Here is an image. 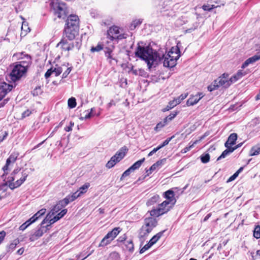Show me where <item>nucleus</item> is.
<instances>
[{
	"label": "nucleus",
	"mask_w": 260,
	"mask_h": 260,
	"mask_svg": "<svg viewBox=\"0 0 260 260\" xmlns=\"http://www.w3.org/2000/svg\"><path fill=\"white\" fill-rule=\"evenodd\" d=\"M245 72H243L242 70H239L238 72L232 76L230 79L232 83L236 82L237 81L241 79L243 76L246 75Z\"/></svg>",
	"instance_id": "22"
},
{
	"label": "nucleus",
	"mask_w": 260,
	"mask_h": 260,
	"mask_svg": "<svg viewBox=\"0 0 260 260\" xmlns=\"http://www.w3.org/2000/svg\"><path fill=\"white\" fill-rule=\"evenodd\" d=\"M53 215H52L51 213H48L45 218L41 222V225H44L45 223H48L46 226H45L47 230L49 229V227L51 225V224L55 223L53 218H52Z\"/></svg>",
	"instance_id": "17"
},
{
	"label": "nucleus",
	"mask_w": 260,
	"mask_h": 260,
	"mask_svg": "<svg viewBox=\"0 0 260 260\" xmlns=\"http://www.w3.org/2000/svg\"><path fill=\"white\" fill-rule=\"evenodd\" d=\"M70 42H73V41H70L68 37H67L64 34V32L63 31V38L61 40V41L57 44V46H62V45H64L66 47V45L67 44L70 43Z\"/></svg>",
	"instance_id": "29"
},
{
	"label": "nucleus",
	"mask_w": 260,
	"mask_h": 260,
	"mask_svg": "<svg viewBox=\"0 0 260 260\" xmlns=\"http://www.w3.org/2000/svg\"><path fill=\"white\" fill-rule=\"evenodd\" d=\"M174 136H172L171 138H169L167 139L164 142L159 146L157 147V148L158 149V150L160 149L161 148L164 147V146H166L169 144V143L170 142V141L172 140L173 138H174Z\"/></svg>",
	"instance_id": "43"
},
{
	"label": "nucleus",
	"mask_w": 260,
	"mask_h": 260,
	"mask_svg": "<svg viewBox=\"0 0 260 260\" xmlns=\"http://www.w3.org/2000/svg\"><path fill=\"white\" fill-rule=\"evenodd\" d=\"M142 23V21L140 20H136L134 21L132 24V27L136 28L138 25H140Z\"/></svg>",
	"instance_id": "53"
},
{
	"label": "nucleus",
	"mask_w": 260,
	"mask_h": 260,
	"mask_svg": "<svg viewBox=\"0 0 260 260\" xmlns=\"http://www.w3.org/2000/svg\"><path fill=\"white\" fill-rule=\"evenodd\" d=\"M166 161V158H163L162 159L159 160L154 163L153 165H152L149 169L147 170V172L149 171L150 173H152L153 171L156 169H159L161 167L162 165H164Z\"/></svg>",
	"instance_id": "18"
},
{
	"label": "nucleus",
	"mask_w": 260,
	"mask_h": 260,
	"mask_svg": "<svg viewBox=\"0 0 260 260\" xmlns=\"http://www.w3.org/2000/svg\"><path fill=\"white\" fill-rule=\"evenodd\" d=\"M42 227L37 230L33 235H31L29 237V240L30 241H34L38 239L40 237L43 236L44 233H46L47 231V229L45 226L41 225Z\"/></svg>",
	"instance_id": "16"
},
{
	"label": "nucleus",
	"mask_w": 260,
	"mask_h": 260,
	"mask_svg": "<svg viewBox=\"0 0 260 260\" xmlns=\"http://www.w3.org/2000/svg\"><path fill=\"white\" fill-rule=\"evenodd\" d=\"M31 113V112L30 110L27 109L22 113V117L23 118H25L26 117L29 116Z\"/></svg>",
	"instance_id": "57"
},
{
	"label": "nucleus",
	"mask_w": 260,
	"mask_h": 260,
	"mask_svg": "<svg viewBox=\"0 0 260 260\" xmlns=\"http://www.w3.org/2000/svg\"><path fill=\"white\" fill-rule=\"evenodd\" d=\"M174 206L165 201L158 205L157 208H154L149 211L152 217H158L168 212Z\"/></svg>",
	"instance_id": "10"
},
{
	"label": "nucleus",
	"mask_w": 260,
	"mask_h": 260,
	"mask_svg": "<svg viewBox=\"0 0 260 260\" xmlns=\"http://www.w3.org/2000/svg\"><path fill=\"white\" fill-rule=\"evenodd\" d=\"M74 200L70 196V194L67 196L64 199L62 200V203H63L64 205L67 206L69 203L74 201Z\"/></svg>",
	"instance_id": "42"
},
{
	"label": "nucleus",
	"mask_w": 260,
	"mask_h": 260,
	"mask_svg": "<svg viewBox=\"0 0 260 260\" xmlns=\"http://www.w3.org/2000/svg\"><path fill=\"white\" fill-rule=\"evenodd\" d=\"M6 236V232L4 231L0 232V244L4 240Z\"/></svg>",
	"instance_id": "59"
},
{
	"label": "nucleus",
	"mask_w": 260,
	"mask_h": 260,
	"mask_svg": "<svg viewBox=\"0 0 260 260\" xmlns=\"http://www.w3.org/2000/svg\"><path fill=\"white\" fill-rule=\"evenodd\" d=\"M20 243L19 240L17 238L14 239L9 245L7 247V252H12L16 248V246Z\"/></svg>",
	"instance_id": "24"
},
{
	"label": "nucleus",
	"mask_w": 260,
	"mask_h": 260,
	"mask_svg": "<svg viewBox=\"0 0 260 260\" xmlns=\"http://www.w3.org/2000/svg\"><path fill=\"white\" fill-rule=\"evenodd\" d=\"M37 220V217H35L34 216H32L29 218L27 222L30 225L31 223L35 222Z\"/></svg>",
	"instance_id": "61"
},
{
	"label": "nucleus",
	"mask_w": 260,
	"mask_h": 260,
	"mask_svg": "<svg viewBox=\"0 0 260 260\" xmlns=\"http://www.w3.org/2000/svg\"><path fill=\"white\" fill-rule=\"evenodd\" d=\"M62 49L65 51H70L72 50L75 47L74 42H70L66 45H62L61 46Z\"/></svg>",
	"instance_id": "35"
},
{
	"label": "nucleus",
	"mask_w": 260,
	"mask_h": 260,
	"mask_svg": "<svg viewBox=\"0 0 260 260\" xmlns=\"http://www.w3.org/2000/svg\"><path fill=\"white\" fill-rule=\"evenodd\" d=\"M145 159V158H143L142 159L135 162L131 167H130L131 169H132L133 171L138 169L141 166L143 162H144Z\"/></svg>",
	"instance_id": "28"
},
{
	"label": "nucleus",
	"mask_w": 260,
	"mask_h": 260,
	"mask_svg": "<svg viewBox=\"0 0 260 260\" xmlns=\"http://www.w3.org/2000/svg\"><path fill=\"white\" fill-rule=\"evenodd\" d=\"M61 202L62 200L59 201L58 203L53 207V208L49 213H51L52 215H54L58 211H59L62 208L66 207V206L64 205L63 203H62Z\"/></svg>",
	"instance_id": "23"
},
{
	"label": "nucleus",
	"mask_w": 260,
	"mask_h": 260,
	"mask_svg": "<svg viewBox=\"0 0 260 260\" xmlns=\"http://www.w3.org/2000/svg\"><path fill=\"white\" fill-rule=\"evenodd\" d=\"M158 150V149L156 147V148H154L151 151H150L148 154V157H150L151 156H152L154 153H155V152H156Z\"/></svg>",
	"instance_id": "63"
},
{
	"label": "nucleus",
	"mask_w": 260,
	"mask_h": 260,
	"mask_svg": "<svg viewBox=\"0 0 260 260\" xmlns=\"http://www.w3.org/2000/svg\"><path fill=\"white\" fill-rule=\"evenodd\" d=\"M30 224L28 222H25L24 223H23L22 225H21L19 227V230L21 231H24L25 230Z\"/></svg>",
	"instance_id": "49"
},
{
	"label": "nucleus",
	"mask_w": 260,
	"mask_h": 260,
	"mask_svg": "<svg viewBox=\"0 0 260 260\" xmlns=\"http://www.w3.org/2000/svg\"><path fill=\"white\" fill-rule=\"evenodd\" d=\"M74 45L75 47H76L77 49H79L81 45L80 40L76 39L75 42L74 43Z\"/></svg>",
	"instance_id": "58"
},
{
	"label": "nucleus",
	"mask_w": 260,
	"mask_h": 260,
	"mask_svg": "<svg viewBox=\"0 0 260 260\" xmlns=\"http://www.w3.org/2000/svg\"><path fill=\"white\" fill-rule=\"evenodd\" d=\"M166 124H167V123H164V121L163 122H159L158 124H157V125L155 127V129L156 130L159 129L161 128L162 127H163L164 126H165Z\"/></svg>",
	"instance_id": "56"
},
{
	"label": "nucleus",
	"mask_w": 260,
	"mask_h": 260,
	"mask_svg": "<svg viewBox=\"0 0 260 260\" xmlns=\"http://www.w3.org/2000/svg\"><path fill=\"white\" fill-rule=\"evenodd\" d=\"M232 84L231 80L229 78V75L224 73L208 86V89L210 91H212L221 86L227 88Z\"/></svg>",
	"instance_id": "7"
},
{
	"label": "nucleus",
	"mask_w": 260,
	"mask_h": 260,
	"mask_svg": "<svg viewBox=\"0 0 260 260\" xmlns=\"http://www.w3.org/2000/svg\"><path fill=\"white\" fill-rule=\"evenodd\" d=\"M72 70V69L71 67L70 68H68L67 70L63 73L62 74V78H66L68 75L70 74V73L71 72Z\"/></svg>",
	"instance_id": "55"
},
{
	"label": "nucleus",
	"mask_w": 260,
	"mask_h": 260,
	"mask_svg": "<svg viewBox=\"0 0 260 260\" xmlns=\"http://www.w3.org/2000/svg\"><path fill=\"white\" fill-rule=\"evenodd\" d=\"M260 59V55H255L248 59H247L242 64L241 68L244 69L249 64H252L255 61Z\"/></svg>",
	"instance_id": "19"
},
{
	"label": "nucleus",
	"mask_w": 260,
	"mask_h": 260,
	"mask_svg": "<svg viewBox=\"0 0 260 260\" xmlns=\"http://www.w3.org/2000/svg\"><path fill=\"white\" fill-rule=\"evenodd\" d=\"M46 212L45 209H42L38 211L34 216L35 217H37V219L41 216L43 215Z\"/></svg>",
	"instance_id": "45"
},
{
	"label": "nucleus",
	"mask_w": 260,
	"mask_h": 260,
	"mask_svg": "<svg viewBox=\"0 0 260 260\" xmlns=\"http://www.w3.org/2000/svg\"><path fill=\"white\" fill-rule=\"evenodd\" d=\"M121 229L120 228H115L111 231L108 233V234L102 240L99 244L100 247L105 246L110 244L112 241L120 233Z\"/></svg>",
	"instance_id": "11"
},
{
	"label": "nucleus",
	"mask_w": 260,
	"mask_h": 260,
	"mask_svg": "<svg viewBox=\"0 0 260 260\" xmlns=\"http://www.w3.org/2000/svg\"><path fill=\"white\" fill-rule=\"evenodd\" d=\"M174 196V192L172 190L169 189L166 191L164 193V197L166 199V200L165 201L174 206L176 202Z\"/></svg>",
	"instance_id": "15"
},
{
	"label": "nucleus",
	"mask_w": 260,
	"mask_h": 260,
	"mask_svg": "<svg viewBox=\"0 0 260 260\" xmlns=\"http://www.w3.org/2000/svg\"><path fill=\"white\" fill-rule=\"evenodd\" d=\"M226 148V149L222 152V154L217 158V160L225 158L228 155L234 151V149L231 148V147L228 146Z\"/></svg>",
	"instance_id": "25"
},
{
	"label": "nucleus",
	"mask_w": 260,
	"mask_h": 260,
	"mask_svg": "<svg viewBox=\"0 0 260 260\" xmlns=\"http://www.w3.org/2000/svg\"><path fill=\"white\" fill-rule=\"evenodd\" d=\"M53 73V71H52V68L48 70V71L46 72L45 74V77L46 79L48 78Z\"/></svg>",
	"instance_id": "54"
},
{
	"label": "nucleus",
	"mask_w": 260,
	"mask_h": 260,
	"mask_svg": "<svg viewBox=\"0 0 260 260\" xmlns=\"http://www.w3.org/2000/svg\"><path fill=\"white\" fill-rule=\"evenodd\" d=\"M203 97V95L199 98H198V95H192L187 100L186 105L187 106H193L196 104Z\"/></svg>",
	"instance_id": "21"
},
{
	"label": "nucleus",
	"mask_w": 260,
	"mask_h": 260,
	"mask_svg": "<svg viewBox=\"0 0 260 260\" xmlns=\"http://www.w3.org/2000/svg\"><path fill=\"white\" fill-rule=\"evenodd\" d=\"M76 106V101L75 98H71L68 100V106L70 108H74Z\"/></svg>",
	"instance_id": "41"
},
{
	"label": "nucleus",
	"mask_w": 260,
	"mask_h": 260,
	"mask_svg": "<svg viewBox=\"0 0 260 260\" xmlns=\"http://www.w3.org/2000/svg\"><path fill=\"white\" fill-rule=\"evenodd\" d=\"M20 171V169H15L6 180L5 178V182L0 185V191H5L8 186L10 189H14L20 186L25 181L28 176L27 173L24 171L19 173Z\"/></svg>",
	"instance_id": "2"
},
{
	"label": "nucleus",
	"mask_w": 260,
	"mask_h": 260,
	"mask_svg": "<svg viewBox=\"0 0 260 260\" xmlns=\"http://www.w3.org/2000/svg\"><path fill=\"white\" fill-rule=\"evenodd\" d=\"M113 41L114 40L111 39V38L107 36L101 41L102 46H103V49L104 50L105 56L107 59H114L112 54L113 51L115 48Z\"/></svg>",
	"instance_id": "8"
},
{
	"label": "nucleus",
	"mask_w": 260,
	"mask_h": 260,
	"mask_svg": "<svg viewBox=\"0 0 260 260\" xmlns=\"http://www.w3.org/2000/svg\"><path fill=\"white\" fill-rule=\"evenodd\" d=\"M126 249L129 251H133L134 250V244L132 240L125 241L124 242Z\"/></svg>",
	"instance_id": "34"
},
{
	"label": "nucleus",
	"mask_w": 260,
	"mask_h": 260,
	"mask_svg": "<svg viewBox=\"0 0 260 260\" xmlns=\"http://www.w3.org/2000/svg\"><path fill=\"white\" fill-rule=\"evenodd\" d=\"M22 32L21 35L25 36L27 32L30 31V28L28 26L27 23L26 22H23L21 26Z\"/></svg>",
	"instance_id": "31"
},
{
	"label": "nucleus",
	"mask_w": 260,
	"mask_h": 260,
	"mask_svg": "<svg viewBox=\"0 0 260 260\" xmlns=\"http://www.w3.org/2000/svg\"><path fill=\"white\" fill-rule=\"evenodd\" d=\"M127 150L125 146L122 147L114 155L111 157L110 159L106 164V167L108 169H111L117 163L119 162L124 158Z\"/></svg>",
	"instance_id": "9"
},
{
	"label": "nucleus",
	"mask_w": 260,
	"mask_h": 260,
	"mask_svg": "<svg viewBox=\"0 0 260 260\" xmlns=\"http://www.w3.org/2000/svg\"><path fill=\"white\" fill-rule=\"evenodd\" d=\"M253 237L257 239L260 238V225L255 226L253 231Z\"/></svg>",
	"instance_id": "36"
},
{
	"label": "nucleus",
	"mask_w": 260,
	"mask_h": 260,
	"mask_svg": "<svg viewBox=\"0 0 260 260\" xmlns=\"http://www.w3.org/2000/svg\"><path fill=\"white\" fill-rule=\"evenodd\" d=\"M237 134L236 133H232L231 134L228 139L226 142L224 144V146L225 147H228V146L232 147V146L234 145L237 139Z\"/></svg>",
	"instance_id": "20"
},
{
	"label": "nucleus",
	"mask_w": 260,
	"mask_h": 260,
	"mask_svg": "<svg viewBox=\"0 0 260 260\" xmlns=\"http://www.w3.org/2000/svg\"><path fill=\"white\" fill-rule=\"evenodd\" d=\"M238 175L236 173H235L232 176H231L229 178V179L228 180V182H231V181L235 180L238 177Z\"/></svg>",
	"instance_id": "62"
},
{
	"label": "nucleus",
	"mask_w": 260,
	"mask_h": 260,
	"mask_svg": "<svg viewBox=\"0 0 260 260\" xmlns=\"http://www.w3.org/2000/svg\"><path fill=\"white\" fill-rule=\"evenodd\" d=\"M260 154V146H254L250 150V155L254 156Z\"/></svg>",
	"instance_id": "30"
},
{
	"label": "nucleus",
	"mask_w": 260,
	"mask_h": 260,
	"mask_svg": "<svg viewBox=\"0 0 260 260\" xmlns=\"http://www.w3.org/2000/svg\"><path fill=\"white\" fill-rule=\"evenodd\" d=\"M168 105L170 106V108H173L176 105H178L176 99H175L174 100L170 101Z\"/></svg>",
	"instance_id": "51"
},
{
	"label": "nucleus",
	"mask_w": 260,
	"mask_h": 260,
	"mask_svg": "<svg viewBox=\"0 0 260 260\" xmlns=\"http://www.w3.org/2000/svg\"><path fill=\"white\" fill-rule=\"evenodd\" d=\"M132 171H133L132 169H131V167H129L128 169H127L126 171H125L123 173V174H122V176L121 177L120 179L122 180L123 178H124V177L128 176Z\"/></svg>",
	"instance_id": "47"
},
{
	"label": "nucleus",
	"mask_w": 260,
	"mask_h": 260,
	"mask_svg": "<svg viewBox=\"0 0 260 260\" xmlns=\"http://www.w3.org/2000/svg\"><path fill=\"white\" fill-rule=\"evenodd\" d=\"M24 60L20 61V63L15 64L10 73L11 79L15 82L20 79L25 73L27 67L31 63V57L28 54L24 55Z\"/></svg>",
	"instance_id": "4"
},
{
	"label": "nucleus",
	"mask_w": 260,
	"mask_h": 260,
	"mask_svg": "<svg viewBox=\"0 0 260 260\" xmlns=\"http://www.w3.org/2000/svg\"><path fill=\"white\" fill-rule=\"evenodd\" d=\"M178 114V112H175L174 113H171L169 116L166 117L164 119V123H167L168 121H171L173 118H174L176 115Z\"/></svg>",
	"instance_id": "38"
},
{
	"label": "nucleus",
	"mask_w": 260,
	"mask_h": 260,
	"mask_svg": "<svg viewBox=\"0 0 260 260\" xmlns=\"http://www.w3.org/2000/svg\"><path fill=\"white\" fill-rule=\"evenodd\" d=\"M135 55L145 60L149 69L153 65L158 64L163 62L164 66L173 68L176 64V61L180 56V51L178 47H172L168 54L165 55L163 52L156 51L149 46H142L138 43L135 52Z\"/></svg>",
	"instance_id": "1"
},
{
	"label": "nucleus",
	"mask_w": 260,
	"mask_h": 260,
	"mask_svg": "<svg viewBox=\"0 0 260 260\" xmlns=\"http://www.w3.org/2000/svg\"><path fill=\"white\" fill-rule=\"evenodd\" d=\"M107 36L114 40H119L126 38L124 34H120L118 27L113 26L111 27L107 31Z\"/></svg>",
	"instance_id": "12"
},
{
	"label": "nucleus",
	"mask_w": 260,
	"mask_h": 260,
	"mask_svg": "<svg viewBox=\"0 0 260 260\" xmlns=\"http://www.w3.org/2000/svg\"><path fill=\"white\" fill-rule=\"evenodd\" d=\"M67 212V209H63L59 213H58L56 216L58 217L59 219H60L61 217H62Z\"/></svg>",
	"instance_id": "48"
},
{
	"label": "nucleus",
	"mask_w": 260,
	"mask_h": 260,
	"mask_svg": "<svg viewBox=\"0 0 260 260\" xmlns=\"http://www.w3.org/2000/svg\"><path fill=\"white\" fill-rule=\"evenodd\" d=\"M157 220L153 217L146 218L144 220V224L139 230V238L144 241L151 233L152 230L157 225Z\"/></svg>",
	"instance_id": "5"
},
{
	"label": "nucleus",
	"mask_w": 260,
	"mask_h": 260,
	"mask_svg": "<svg viewBox=\"0 0 260 260\" xmlns=\"http://www.w3.org/2000/svg\"><path fill=\"white\" fill-rule=\"evenodd\" d=\"M52 71H53V74H54L55 76H58L61 73L62 70L61 67L56 65V67H52Z\"/></svg>",
	"instance_id": "40"
},
{
	"label": "nucleus",
	"mask_w": 260,
	"mask_h": 260,
	"mask_svg": "<svg viewBox=\"0 0 260 260\" xmlns=\"http://www.w3.org/2000/svg\"><path fill=\"white\" fill-rule=\"evenodd\" d=\"M18 156L19 153L18 152H13L7 158L5 165L3 167V170L4 171V174L2 176L3 177H4L6 174H8V171L10 170L9 168L13 166V164L15 162Z\"/></svg>",
	"instance_id": "13"
},
{
	"label": "nucleus",
	"mask_w": 260,
	"mask_h": 260,
	"mask_svg": "<svg viewBox=\"0 0 260 260\" xmlns=\"http://www.w3.org/2000/svg\"><path fill=\"white\" fill-rule=\"evenodd\" d=\"M8 133L5 132V134L2 136H0V143L2 142L7 137Z\"/></svg>",
	"instance_id": "64"
},
{
	"label": "nucleus",
	"mask_w": 260,
	"mask_h": 260,
	"mask_svg": "<svg viewBox=\"0 0 260 260\" xmlns=\"http://www.w3.org/2000/svg\"><path fill=\"white\" fill-rule=\"evenodd\" d=\"M74 200H75L77 198L80 196V193H79L78 191H76L72 194H70Z\"/></svg>",
	"instance_id": "60"
},
{
	"label": "nucleus",
	"mask_w": 260,
	"mask_h": 260,
	"mask_svg": "<svg viewBox=\"0 0 260 260\" xmlns=\"http://www.w3.org/2000/svg\"><path fill=\"white\" fill-rule=\"evenodd\" d=\"M213 5L211 6L210 5H203L202 6V8L204 11H210L211 10L213 9Z\"/></svg>",
	"instance_id": "50"
},
{
	"label": "nucleus",
	"mask_w": 260,
	"mask_h": 260,
	"mask_svg": "<svg viewBox=\"0 0 260 260\" xmlns=\"http://www.w3.org/2000/svg\"><path fill=\"white\" fill-rule=\"evenodd\" d=\"M252 256L255 259H257L260 257V250H257L255 253H251Z\"/></svg>",
	"instance_id": "52"
},
{
	"label": "nucleus",
	"mask_w": 260,
	"mask_h": 260,
	"mask_svg": "<svg viewBox=\"0 0 260 260\" xmlns=\"http://www.w3.org/2000/svg\"><path fill=\"white\" fill-rule=\"evenodd\" d=\"M43 91L41 86L36 87L32 91L31 94L34 96H38L42 93Z\"/></svg>",
	"instance_id": "39"
},
{
	"label": "nucleus",
	"mask_w": 260,
	"mask_h": 260,
	"mask_svg": "<svg viewBox=\"0 0 260 260\" xmlns=\"http://www.w3.org/2000/svg\"><path fill=\"white\" fill-rule=\"evenodd\" d=\"M188 95L187 93H184L181 94L179 97L175 99L177 103L179 104L181 103L182 101L185 99Z\"/></svg>",
	"instance_id": "46"
},
{
	"label": "nucleus",
	"mask_w": 260,
	"mask_h": 260,
	"mask_svg": "<svg viewBox=\"0 0 260 260\" xmlns=\"http://www.w3.org/2000/svg\"><path fill=\"white\" fill-rule=\"evenodd\" d=\"M160 197L158 194H155L147 202V206H151L157 203Z\"/></svg>",
	"instance_id": "27"
},
{
	"label": "nucleus",
	"mask_w": 260,
	"mask_h": 260,
	"mask_svg": "<svg viewBox=\"0 0 260 260\" xmlns=\"http://www.w3.org/2000/svg\"><path fill=\"white\" fill-rule=\"evenodd\" d=\"M50 5L54 15L59 18L64 19L69 13L68 8L64 3L52 0Z\"/></svg>",
	"instance_id": "6"
},
{
	"label": "nucleus",
	"mask_w": 260,
	"mask_h": 260,
	"mask_svg": "<svg viewBox=\"0 0 260 260\" xmlns=\"http://www.w3.org/2000/svg\"><path fill=\"white\" fill-rule=\"evenodd\" d=\"M89 186H90L89 183H88V182L85 183L84 185H83L82 186H81L79 188V189H78V190H77V191L79 193H80V196H81L82 194H83L87 191V189L89 187Z\"/></svg>",
	"instance_id": "32"
},
{
	"label": "nucleus",
	"mask_w": 260,
	"mask_h": 260,
	"mask_svg": "<svg viewBox=\"0 0 260 260\" xmlns=\"http://www.w3.org/2000/svg\"><path fill=\"white\" fill-rule=\"evenodd\" d=\"M164 232L165 231L160 232L156 234L155 235H154L149 241L150 243V244H151L153 245L155 243H156L158 241V240L161 237Z\"/></svg>",
	"instance_id": "26"
},
{
	"label": "nucleus",
	"mask_w": 260,
	"mask_h": 260,
	"mask_svg": "<svg viewBox=\"0 0 260 260\" xmlns=\"http://www.w3.org/2000/svg\"><path fill=\"white\" fill-rule=\"evenodd\" d=\"M210 156L208 153L203 154L201 156V161L204 164H206L209 162L210 160Z\"/></svg>",
	"instance_id": "37"
},
{
	"label": "nucleus",
	"mask_w": 260,
	"mask_h": 260,
	"mask_svg": "<svg viewBox=\"0 0 260 260\" xmlns=\"http://www.w3.org/2000/svg\"><path fill=\"white\" fill-rule=\"evenodd\" d=\"M152 246V245L151 244H150V243L149 242H148V243H147L146 245H144V247H143L140 250V253L141 254V253H143V252H144L145 251H146L147 250H148V249H149L151 246Z\"/></svg>",
	"instance_id": "44"
},
{
	"label": "nucleus",
	"mask_w": 260,
	"mask_h": 260,
	"mask_svg": "<svg viewBox=\"0 0 260 260\" xmlns=\"http://www.w3.org/2000/svg\"><path fill=\"white\" fill-rule=\"evenodd\" d=\"M13 86L6 82H0V101L12 89Z\"/></svg>",
	"instance_id": "14"
},
{
	"label": "nucleus",
	"mask_w": 260,
	"mask_h": 260,
	"mask_svg": "<svg viewBox=\"0 0 260 260\" xmlns=\"http://www.w3.org/2000/svg\"><path fill=\"white\" fill-rule=\"evenodd\" d=\"M79 19L77 15H70L66 20L64 28L66 36L70 41H73L78 35Z\"/></svg>",
	"instance_id": "3"
},
{
	"label": "nucleus",
	"mask_w": 260,
	"mask_h": 260,
	"mask_svg": "<svg viewBox=\"0 0 260 260\" xmlns=\"http://www.w3.org/2000/svg\"><path fill=\"white\" fill-rule=\"evenodd\" d=\"M102 50H103V46H102L101 42H100L96 46L92 47L90 49V51L91 52H99Z\"/></svg>",
	"instance_id": "33"
}]
</instances>
